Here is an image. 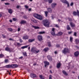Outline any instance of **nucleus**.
<instances>
[{
	"instance_id": "obj_1",
	"label": "nucleus",
	"mask_w": 79,
	"mask_h": 79,
	"mask_svg": "<svg viewBox=\"0 0 79 79\" xmlns=\"http://www.w3.org/2000/svg\"><path fill=\"white\" fill-rule=\"evenodd\" d=\"M43 24L45 27H48L50 25V22L48 20L44 19L43 21Z\"/></svg>"
},
{
	"instance_id": "obj_2",
	"label": "nucleus",
	"mask_w": 79,
	"mask_h": 79,
	"mask_svg": "<svg viewBox=\"0 0 79 79\" xmlns=\"http://www.w3.org/2000/svg\"><path fill=\"white\" fill-rule=\"evenodd\" d=\"M31 51L32 53H38L40 50H37V48H31Z\"/></svg>"
},
{
	"instance_id": "obj_3",
	"label": "nucleus",
	"mask_w": 79,
	"mask_h": 79,
	"mask_svg": "<svg viewBox=\"0 0 79 79\" xmlns=\"http://www.w3.org/2000/svg\"><path fill=\"white\" fill-rule=\"evenodd\" d=\"M5 67L6 68H17V67H18V65L14 64H12L11 65H7L5 66Z\"/></svg>"
},
{
	"instance_id": "obj_4",
	"label": "nucleus",
	"mask_w": 79,
	"mask_h": 79,
	"mask_svg": "<svg viewBox=\"0 0 79 79\" xmlns=\"http://www.w3.org/2000/svg\"><path fill=\"white\" fill-rule=\"evenodd\" d=\"M33 16L35 18H37V19H40V20H42V16L37 14H33Z\"/></svg>"
},
{
	"instance_id": "obj_5",
	"label": "nucleus",
	"mask_w": 79,
	"mask_h": 79,
	"mask_svg": "<svg viewBox=\"0 0 79 79\" xmlns=\"http://www.w3.org/2000/svg\"><path fill=\"white\" fill-rule=\"evenodd\" d=\"M69 52V50L68 48H64V49L62 50V53L64 54H65L67 53H68Z\"/></svg>"
},
{
	"instance_id": "obj_6",
	"label": "nucleus",
	"mask_w": 79,
	"mask_h": 79,
	"mask_svg": "<svg viewBox=\"0 0 79 79\" xmlns=\"http://www.w3.org/2000/svg\"><path fill=\"white\" fill-rule=\"evenodd\" d=\"M38 40H39V41H40V42L42 41V40H43V37H42V36L41 35H38L37 36Z\"/></svg>"
},
{
	"instance_id": "obj_7",
	"label": "nucleus",
	"mask_w": 79,
	"mask_h": 79,
	"mask_svg": "<svg viewBox=\"0 0 79 79\" xmlns=\"http://www.w3.org/2000/svg\"><path fill=\"white\" fill-rule=\"evenodd\" d=\"M61 2H62V3H66L68 7H69V3L68 2L66 1V0H60Z\"/></svg>"
},
{
	"instance_id": "obj_8",
	"label": "nucleus",
	"mask_w": 79,
	"mask_h": 79,
	"mask_svg": "<svg viewBox=\"0 0 79 79\" xmlns=\"http://www.w3.org/2000/svg\"><path fill=\"white\" fill-rule=\"evenodd\" d=\"M55 29L54 28H52L51 31V33L52 35H55Z\"/></svg>"
},
{
	"instance_id": "obj_9",
	"label": "nucleus",
	"mask_w": 79,
	"mask_h": 79,
	"mask_svg": "<svg viewBox=\"0 0 79 79\" xmlns=\"http://www.w3.org/2000/svg\"><path fill=\"white\" fill-rule=\"evenodd\" d=\"M47 58L49 61L51 62V61H52V56L48 55L47 56Z\"/></svg>"
},
{
	"instance_id": "obj_10",
	"label": "nucleus",
	"mask_w": 79,
	"mask_h": 79,
	"mask_svg": "<svg viewBox=\"0 0 79 79\" xmlns=\"http://www.w3.org/2000/svg\"><path fill=\"white\" fill-rule=\"evenodd\" d=\"M44 63L45 64L44 66L45 67H47V66L49 65V62L47 61H44Z\"/></svg>"
},
{
	"instance_id": "obj_11",
	"label": "nucleus",
	"mask_w": 79,
	"mask_h": 79,
	"mask_svg": "<svg viewBox=\"0 0 79 79\" xmlns=\"http://www.w3.org/2000/svg\"><path fill=\"white\" fill-rule=\"evenodd\" d=\"M5 50L8 51V52H11V48H8V47H7L5 48Z\"/></svg>"
},
{
	"instance_id": "obj_12",
	"label": "nucleus",
	"mask_w": 79,
	"mask_h": 79,
	"mask_svg": "<svg viewBox=\"0 0 79 79\" xmlns=\"http://www.w3.org/2000/svg\"><path fill=\"white\" fill-rule=\"evenodd\" d=\"M35 74L33 73H31L30 74V77H31L32 78H33L34 77H35Z\"/></svg>"
},
{
	"instance_id": "obj_13",
	"label": "nucleus",
	"mask_w": 79,
	"mask_h": 79,
	"mask_svg": "<svg viewBox=\"0 0 79 79\" xmlns=\"http://www.w3.org/2000/svg\"><path fill=\"white\" fill-rule=\"evenodd\" d=\"M48 11L49 12V13H52V9L51 8L48 7L47 9Z\"/></svg>"
},
{
	"instance_id": "obj_14",
	"label": "nucleus",
	"mask_w": 79,
	"mask_h": 79,
	"mask_svg": "<svg viewBox=\"0 0 79 79\" xmlns=\"http://www.w3.org/2000/svg\"><path fill=\"white\" fill-rule=\"evenodd\" d=\"M62 34H63V32H61V31H59L57 34V36H60V35H61Z\"/></svg>"
},
{
	"instance_id": "obj_15",
	"label": "nucleus",
	"mask_w": 79,
	"mask_h": 79,
	"mask_svg": "<svg viewBox=\"0 0 79 79\" xmlns=\"http://www.w3.org/2000/svg\"><path fill=\"white\" fill-rule=\"evenodd\" d=\"M56 6V3H52L51 4V6L52 7V8H55V7Z\"/></svg>"
},
{
	"instance_id": "obj_16",
	"label": "nucleus",
	"mask_w": 79,
	"mask_h": 79,
	"mask_svg": "<svg viewBox=\"0 0 79 79\" xmlns=\"http://www.w3.org/2000/svg\"><path fill=\"white\" fill-rule=\"evenodd\" d=\"M70 24L71 25V27H75V24L74 23H72V22H70Z\"/></svg>"
},
{
	"instance_id": "obj_17",
	"label": "nucleus",
	"mask_w": 79,
	"mask_h": 79,
	"mask_svg": "<svg viewBox=\"0 0 79 79\" xmlns=\"http://www.w3.org/2000/svg\"><path fill=\"white\" fill-rule=\"evenodd\" d=\"M79 52L78 51H77L75 52L74 53V55L75 56H77L78 55H79Z\"/></svg>"
},
{
	"instance_id": "obj_18",
	"label": "nucleus",
	"mask_w": 79,
	"mask_h": 79,
	"mask_svg": "<svg viewBox=\"0 0 79 79\" xmlns=\"http://www.w3.org/2000/svg\"><path fill=\"white\" fill-rule=\"evenodd\" d=\"M28 36L26 35V36H23V39H25L26 40V39H28Z\"/></svg>"
},
{
	"instance_id": "obj_19",
	"label": "nucleus",
	"mask_w": 79,
	"mask_h": 79,
	"mask_svg": "<svg viewBox=\"0 0 79 79\" xmlns=\"http://www.w3.org/2000/svg\"><path fill=\"white\" fill-rule=\"evenodd\" d=\"M48 50H49L48 48H46L43 49V51H44V52H47V51H48Z\"/></svg>"
},
{
	"instance_id": "obj_20",
	"label": "nucleus",
	"mask_w": 79,
	"mask_h": 79,
	"mask_svg": "<svg viewBox=\"0 0 79 79\" xmlns=\"http://www.w3.org/2000/svg\"><path fill=\"white\" fill-rule=\"evenodd\" d=\"M32 27H33V28H34V29H39V27L38 26L32 25Z\"/></svg>"
},
{
	"instance_id": "obj_21",
	"label": "nucleus",
	"mask_w": 79,
	"mask_h": 79,
	"mask_svg": "<svg viewBox=\"0 0 79 79\" xmlns=\"http://www.w3.org/2000/svg\"><path fill=\"white\" fill-rule=\"evenodd\" d=\"M60 66H61V63H57L56 66L57 68H59Z\"/></svg>"
},
{
	"instance_id": "obj_22",
	"label": "nucleus",
	"mask_w": 79,
	"mask_h": 79,
	"mask_svg": "<svg viewBox=\"0 0 79 79\" xmlns=\"http://www.w3.org/2000/svg\"><path fill=\"white\" fill-rule=\"evenodd\" d=\"M28 47H29V45H27V46L22 47H21V48H22V49H24V48H27Z\"/></svg>"
},
{
	"instance_id": "obj_23",
	"label": "nucleus",
	"mask_w": 79,
	"mask_h": 79,
	"mask_svg": "<svg viewBox=\"0 0 79 79\" xmlns=\"http://www.w3.org/2000/svg\"><path fill=\"white\" fill-rule=\"evenodd\" d=\"M25 23H26V21L25 20H22L20 22L21 24H25Z\"/></svg>"
},
{
	"instance_id": "obj_24",
	"label": "nucleus",
	"mask_w": 79,
	"mask_h": 79,
	"mask_svg": "<svg viewBox=\"0 0 79 79\" xmlns=\"http://www.w3.org/2000/svg\"><path fill=\"white\" fill-rule=\"evenodd\" d=\"M34 40H35V39H29L28 41L29 42H33V41H34Z\"/></svg>"
},
{
	"instance_id": "obj_25",
	"label": "nucleus",
	"mask_w": 79,
	"mask_h": 79,
	"mask_svg": "<svg viewBox=\"0 0 79 79\" xmlns=\"http://www.w3.org/2000/svg\"><path fill=\"white\" fill-rule=\"evenodd\" d=\"M44 13L46 17H47L48 13V12L47 11H44Z\"/></svg>"
},
{
	"instance_id": "obj_26",
	"label": "nucleus",
	"mask_w": 79,
	"mask_h": 79,
	"mask_svg": "<svg viewBox=\"0 0 79 79\" xmlns=\"http://www.w3.org/2000/svg\"><path fill=\"white\" fill-rule=\"evenodd\" d=\"M67 30H71V28H70V27H69V25H67Z\"/></svg>"
},
{
	"instance_id": "obj_27",
	"label": "nucleus",
	"mask_w": 79,
	"mask_h": 79,
	"mask_svg": "<svg viewBox=\"0 0 79 79\" xmlns=\"http://www.w3.org/2000/svg\"><path fill=\"white\" fill-rule=\"evenodd\" d=\"M8 12L9 13H12V10L11 9H9L8 10Z\"/></svg>"
},
{
	"instance_id": "obj_28",
	"label": "nucleus",
	"mask_w": 79,
	"mask_h": 79,
	"mask_svg": "<svg viewBox=\"0 0 79 79\" xmlns=\"http://www.w3.org/2000/svg\"><path fill=\"white\" fill-rule=\"evenodd\" d=\"M45 33V32L44 31H40L38 33V34H42Z\"/></svg>"
},
{
	"instance_id": "obj_29",
	"label": "nucleus",
	"mask_w": 79,
	"mask_h": 79,
	"mask_svg": "<svg viewBox=\"0 0 79 79\" xmlns=\"http://www.w3.org/2000/svg\"><path fill=\"white\" fill-rule=\"evenodd\" d=\"M47 44L48 47H51V43L50 42H48Z\"/></svg>"
},
{
	"instance_id": "obj_30",
	"label": "nucleus",
	"mask_w": 79,
	"mask_h": 79,
	"mask_svg": "<svg viewBox=\"0 0 79 79\" xmlns=\"http://www.w3.org/2000/svg\"><path fill=\"white\" fill-rule=\"evenodd\" d=\"M63 73L64 74V75H65L66 76H67V75H68L67 73H66V72L64 70L63 71Z\"/></svg>"
},
{
	"instance_id": "obj_31",
	"label": "nucleus",
	"mask_w": 79,
	"mask_h": 79,
	"mask_svg": "<svg viewBox=\"0 0 79 79\" xmlns=\"http://www.w3.org/2000/svg\"><path fill=\"white\" fill-rule=\"evenodd\" d=\"M55 27L58 28L59 29H60V26H59V25H58V24H55Z\"/></svg>"
},
{
	"instance_id": "obj_32",
	"label": "nucleus",
	"mask_w": 79,
	"mask_h": 79,
	"mask_svg": "<svg viewBox=\"0 0 79 79\" xmlns=\"http://www.w3.org/2000/svg\"><path fill=\"white\" fill-rule=\"evenodd\" d=\"M75 42H76V44H78L79 43V40L77 39H76L75 40Z\"/></svg>"
},
{
	"instance_id": "obj_33",
	"label": "nucleus",
	"mask_w": 79,
	"mask_h": 79,
	"mask_svg": "<svg viewBox=\"0 0 79 79\" xmlns=\"http://www.w3.org/2000/svg\"><path fill=\"white\" fill-rule=\"evenodd\" d=\"M53 0H48V2L49 3H52V2Z\"/></svg>"
},
{
	"instance_id": "obj_34",
	"label": "nucleus",
	"mask_w": 79,
	"mask_h": 79,
	"mask_svg": "<svg viewBox=\"0 0 79 79\" xmlns=\"http://www.w3.org/2000/svg\"><path fill=\"white\" fill-rule=\"evenodd\" d=\"M73 15L76 16V15H77V12L76 13V12H73Z\"/></svg>"
},
{
	"instance_id": "obj_35",
	"label": "nucleus",
	"mask_w": 79,
	"mask_h": 79,
	"mask_svg": "<svg viewBox=\"0 0 79 79\" xmlns=\"http://www.w3.org/2000/svg\"><path fill=\"white\" fill-rule=\"evenodd\" d=\"M73 38L72 37H71L70 38V42H73Z\"/></svg>"
},
{
	"instance_id": "obj_36",
	"label": "nucleus",
	"mask_w": 79,
	"mask_h": 79,
	"mask_svg": "<svg viewBox=\"0 0 79 79\" xmlns=\"http://www.w3.org/2000/svg\"><path fill=\"white\" fill-rule=\"evenodd\" d=\"M4 61H5V63H8V59H5Z\"/></svg>"
},
{
	"instance_id": "obj_37",
	"label": "nucleus",
	"mask_w": 79,
	"mask_h": 79,
	"mask_svg": "<svg viewBox=\"0 0 79 79\" xmlns=\"http://www.w3.org/2000/svg\"><path fill=\"white\" fill-rule=\"evenodd\" d=\"M17 44L18 46H20V45H22L19 43H17Z\"/></svg>"
},
{
	"instance_id": "obj_38",
	"label": "nucleus",
	"mask_w": 79,
	"mask_h": 79,
	"mask_svg": "<svg viewBox=\"0 0 79 79\" xmlns=\"http://www.w3.org/2000/svg\"><path fill=\"white\" fill-rule=\"evenodd\" d=\"M68 20L69 21H72V19L71 18H68Z\"/></svg>"
},
{
	"instance_id": "obj_39",
	"label": "nucleus",
	"mask_w": 79,
	"mask_h": 79,
	"mask_svg": "<svg viewBox=\"0 0 79 79\" xmlns=\"http://www.w3.org/2000/svg\"><path fill=\"white\" fill-rule=\"evenodd\" d=\"M77 16H79V11L78 10H77Z\"/></svg>"
},
{
	"instance_id": "obj_40",
	"label": "nucleus",
	"mask_w": 79,
	"mask_h": 79,
	"mask_svg": "<svg viewBox=\"0 0 79 79\" xmlns=\"http://www.w3.org/2000/svg\"><path fill=\"white\" fill-rule=\"evenodd\" d=\"M23 54L24 56H27V54H26V52H23Z\"/></svg>"
},
{
	"instance_id": "obj_41",
	"label": "nucleus",
	"mask_w": 79,
	"mask_h": 79,
	"mask_svg": "<svg viewBox=\"0 0 79 79\" xmlns=\"http://www.w3.org/2000/svg\"><path fill=\"white\" fill-rule=\"evenodd\" d=\"M19 41H20V43H22V42H23V41L21 39H19Z\"/></svg>"
},
{
	"instance_id": "obj_42",
	"label": "nucleus",
	"mask_w": 79,
	"mask_h": 79,
	"mask_svg": "<svg viewBox=\"0 0 79 79\" xmlns=\"http://www.w3.org/2000/svg\"><path fill=\"white\" fill-rule=\"evenodd\" d=\"M8 31H12V29L10 28H8Z\"/></svg>"
},
{
	"instance_id": "obj_43",
	"label": "nucleus",
	"mask_w": 79,
	"mask_h": 79,
	"mask_svg": "<svg viewBox=\"0 0 79 79\" xmlns=\"http://www.w3.org/2000/svg\"><path fill=\"white\" fill-rule=\"evenodd\" d=\"M21 8V6H20L17 5L16 6L17 8Z\"/></svg>"
},
{
	"instance_id": "obj_44",
	"label": "nucleus",
	"mask_w": 79,
	"mask_h": 79,
	"mask_svg": "<svg viewBox=\"0 0 79 79\" xmlns=\"http://www.w3.org/2000/svg\"><path fill=\"white\" fill-rule=\"evenodd\" d=\"M52 75H50L49 76V79H52Z\"/></svg>"
},
{
	"instance_id": "obj_45",
	"label": "nucleus",
	"mask_w": 79,
	"mask_h": 79,
	"mask_svg": "<svg viewBox=\"0 0 79 79\" xmlns=\"http://www.w3.org/2000/svg\"><path fill=\"white\" fill-rule=\"evenodd\" d=\"M3 56V54H0V57L1 58H2Z\"/></svg>"
},
{
	"instance_id": "obj_46",
	"label": "nucleus",
	"mask_w": 79,
	"mask_h": 79,
	"mask_svg": "<svg viewBox=\"0 0 79 79\" xmlns=\"http://www.w3.org/2000/svg\"><path fill=\"white\" fill-rule=\"evenodd\" d=\"M25 7L27 9L29 8V7L28 6H27V5L25 6Z\"/></svg>"
},
{
	"instance_id": "obj_47",
	"label": "nucleus",
	"mask_w": 79,
	"mask_h": 79,
	"mask_svg": "<svg viewBox=\"0 0 79 79\" xmlns=\"http://www.w3.org/2000/svg\"><path fill=\"white\" fill-rule=\"evenodd\" d=\"M73 4L74 3H73V2H71L70 4V6H73Z\"/></svg>"
},
{
	"instance_id": "obj_48",
	"label": "nucleus",
	"mask_w": 79,
	"mask_h": 79,
	"mask_svg": "<svg viewBox=\"0 0 79 79\" xmlns=\"http://www.w3.org/2000/svg\"><path fill=\"white\" fill-rule=\"evenodd\" d=\"M13 21H16V19L15 18H13Z\"/></svg>"
},
{
	"instance_id": "obj_49",
	"label": "nucleus",
	"mask_w": 79,
	"mask_h": 79,
	"mask_svg": "<svg viewBox=\"0 0 79 79\" xmlns=\"http://www.w3.org/2000/svg\"><path fill=\"white\" fill-rule=\"evenodd\" d=\"M2 36L3 37V38H6V36L5 35H2Z\"/></svg>"
},
{
	"instance_id": "obj_50",
	"label": "nucleus",
	"mask_w": 79,
	"mask_h": 79,
	"mask_svg": "<svg viewBox=\"0 0 79 79\" xmlns=\"http://www.w3.org/2000/svg\"><path fill=\"white\" fill-rule=\"evenodd\" d=\"M76 34H77V33H76V32H74V36H76Z\"/></svg>"
},
{
	"instance_id": "obj_51",
	"label": "nucleus",
	"mask_w": 79,
	"mask_h": 79,
	"mask_svg": "<svg viewBox=\"0 0 79 79\" xmlns=\"http://www.w3.org/2000/svg\"><path fill=\"white\" fill-rule=\"evenodd\" d=\"M39 77H40V78H41V79H42V75H40Z\"/></svg>"
},
{
	"instance_id": "obj_52",
	"label": "nucleus",
	"mask_w": 79,
	"mask_h": 79,
	"mask_svg": "<svg viewBox=\"0 0 79 79\" xmlns=\"http://www.w3.org/2000/svg\"><path fill=\"white\" fill-rule=\"evenodd\" d=\"M68 33L69 34H71V33H72V31H69L68 32Z\"/></svg>"
},
{
	"instance_id": "obj_53",
	"label": "nucleus",
	"mask_w": 79,
	"mask_h": 79,
	"mask_svg": "<svg viewBox=\"0 0 79 79\" xmlns=\"http://www.w3.org/2000/svg\"><path fill=\"white\" fill-rule=\"evenodd\" d=\"M5 5H10V4L8 3H5Z\"/></svg>"
},
{
	"instance_id": "obj_54",
	"label": "nucleus",
	"mask_w": 79,
	"mask_h": 79,
	"mask_svg": "<svg viewBox=\"0 0 79 79\" xmlns=\"http://www.w3.org/2000/svg\"><path fill=\"white\" fill-rule=\"evenodd\" d=\"M18 31H20V28H19L18 29Z\"/></svg>"
},
{
	"instance_id": "obj_55",
	"label": "nucleus",
	"mask_w": 79,
	"mask_h": 79,
	"mask_svg": "<svg viewBox=\"0 0 79 79\" xmlns=\"http://www.w3.org/2000/svg\"><path fill=\"white\" fill-rule=\"evenodd\" d=\"M23 58V56H21V57H19V59H22V58Z\"/></svg>"
},
{
	"instance_id": "obj_56",
	"label": "nucleus",
	"mask_w": 79,
	"mask_h": 79,
	"mask_svg": "<svg viewBox=\"0 0 79 79\" xmlns=\"http://www.w3.org/2000/svg\"><path fill=\"white\" fill-rule=\"evenodd\" d=\"M56 47H60V45L57 44L56 45Z\"/></svg>"
},
{
	"instance_id": "obj_57",
	"label": "nucleus",
	"mask_w": 79,
	"mask_h": 79,
	"mask_svg": "<svg viewBox=\"0 0 79 79\" xmlns=\"http://www.w3.org/2000/svg\"><path fill=\"white\" fill-rule=\"evenodd\" d=\"M44 0L45 2H48V0Z\"/></svg>"
},
{
	"instance_id": "obj_58",
	"label": "nucleus",
	"mask_w": 79,
	"mask_h": 79,
	"mask_svg": "<svg viewBox=\"0 0 79 79\" xmlns=\"http://www.w3.org/2000/svg\"><path fill=\"white\" fill-rule=\"evenodd\" d=\"M36 63H34V64H33V65H34V66H35V65H36Z\"/></svg>"
},
{
	"instance_id": "obj_59",
	"label": "nucleus",
	"mask_w": 79,
	"mask_h": 79,
	"mask_svg": "<svg viewBox=\"0 0 79 79\" xmlns=\"http://www.w3.org/2000/svg\"><path fill=\"white\" fill-rule=\"evenodd\" d=\"M54 53H55V54H57V52L56 51H55L54 52Z\"/></svg>"
},
{
	"instance_id": "obj_60",
	"label": "nucleus",
	"mask_w": 79,
	"mask_h": 79,
	"mask_svg": "<svg viewBox=\"0 0 79 79\" xmlns=\"http://www.w3.org/2000/svg\"><path fill=\"white\" fill-rule=\"evenodd\" d=\"M58 21H59L60 22L61 21V20H60V19H58Z\"/></svg>"
},
{
	"instance_id": "obj_61",
	"label": "nucleus",
	"mask_w": 79,
	"mask_h": 79,
	"mask_svg": "<svg viewBox=\"0 0 79 79\" xmlns=\"http://www.w3.org/2000/svg\"><path fill=\"white\" fill-rule=\"evenodd\" d=\"M28 11H31V8L29 9L28 10Z\"/></svg>"
},
{
	"instance_id": "obj_62",
	"label": "nucleus",
	"mask_w": 79,
	"mask_h": 79,
	"mask_svg": "<svg viewBox=\"0 0 79 79\" xmlns=\"http://www.w3.org/2000/svg\"><path fill=\"white\" fill-rule=\"evenodd\" d=\"M10 22V23H12V20H10L9 21Z\"/></svg>"
},
{
	"instance_id": "obj_63",
	"label": "nucleus",
	"mask_w": 79,
	"mask_h": 79,
	"mask_svg": "<svg viewBox=\"0 0 79 79\" xmlns=\"http://www.w3.org/2000/svg\"><path fill=\"white\" fill-rule=\"evenodd\" d=\"M21 14H22V15H23L24 14V12H21Z\"/></svg>"
},
{
	"instance_id": "obj_64",
	"label": "nucleus",
	"mask_w": 79,
	"mask_h": 79,
	"mask_svg": "<svg viewBox=\"0 0 79 79\" xmlns=\"http://www.w3.org/2000/svg\"><path fill=\"white\" fill-rule=\"evenodd\" d=\"M30 47H28V50H30Z\"/></svg>"
}]
</instances>
